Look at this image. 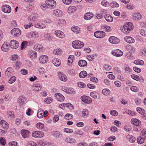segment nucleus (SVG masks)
Returning a JSON list of instances; mask_svg holds the SVG:
<instances>
[{
    "label": "nucleus",
    "mask_w": 146,
    "mask_h": 146,
    "mask_svg": "<svg viewBox=\"0 0 146 146\" xmlns=\"http://www.w3.org/2000/svg\"><path fill=\"white\" fill-rule=\"evenodd\" d=\"M44 135L43 132L40 131H34L32 134V136L35 138H41L43 137Z\"/></svg>",
    "instance_id": "0eeeda50"
},
{
    "label": "nucleus",
    "mask_w": 146,
    "mask_h": 146,
    "mask_svg": "<svg viewBox=\"0 0 146 146\" xmlns=\"http://www.w3.org/2000/svg\"><path fill=\"white\" fill-rule=\"evenodd\" d=\"M52 98L51 97H48L46 98L44 100V102L46 104H50L52 102Z\"/></svg>",
    "instance_id": "de8ad7c7"
},
{
    "label": "nucleus",
    "mask_w": 146,
    "mask_h": 146,
    "mask_svg": "<svg viewBox=\"0 0 146 146\" xmlns=\"http://www.w3.org/2000/svg\"><path fill=\"white\" fill-rule=\"evenodd\" d=\"M74 134L75 135H82L83 134V133L81 130H77L74 132Z\"/></svg>",
    "instance_id": "5fc2aeb1"
},
{
    "label": "nucleus",
    "mask_w": 146,
    "mask_h": 146,
    "mask_svg": "<svg viewBox=\"0 0 146 146\" xmlns=\"http://www.w3.org/2000/svg\"><path fill=\"white\" fill-rule=\"evenodd\" d=\"M78 65L81 67H84L87 65V62L86 61L84 60H80L78 62Z\"/></svg>",
    "instance_id": "7c9ffc66"
},
{
    "label": "nucleus",
    "mask_w": 146,
    "mask_h": 146,
    "mask_svg": "<svg viewBox=\"0 0 146 146\" xmlns=\"http://www.w3.org/2000/svg\"><path fill=\"white\" fill-rule=\"evenodd\" d=\"M55 97L59 101L62 102L65 99L64 96L62 95L59 93L56 94L55 95Z\"/></svg>",
    "instance_id": "a211bd4d"
},
{
    "label": "nucleus",
    "mask_w": 146,
    "mask_h": 146,
    "mask_svg": "<svg viewBox=\"0 0 146 146\" xmlns=\"http://www.w3.org/2000/svg\"><path fill=\"white\" fill-rule=\"evenodd\" d=\"M110 114L113 116H117L118 115V112L116 110H112L110 111Z\"/></svg>",
    "instance_id": "13d9d810"
},
{
    "label": "nucleus",
    "mask_w": 146,
    "mask_h": 146,
    "mask_svg": "<svg viewBox=\"0 0 146 146\" xmlns=\"http://www.w3.org/2000/svg\"><path fill=\"white\" fill-rule=\"evenodd\" d=\"M10 47L12 49H16L18 48L19 45L18 42L15 40H12L10 42Z\"/></svg>",
    "instance_id": "9b49d317"
},
{
    "label": "nucleus",
    "mask_w": 146,
    "mask_h": 146,
    "mask_svg": "<svg viewBox=\"0 0 146 146\" xmlns=\"http://www.w3.org/2000/svg\"><path fill=\"white\" fill-rule=\"evenodd\" d=\"M67 93L68 94L72 93L73 94H74L75 93V91L72 88H68Z\"/></svg>",
    "instance_id": "338daca9"
},
{
    "label": "nucleus",
    "mask_w": 146,
    "mask_h": 146,
    "mask_svg": "<svg viewBox=\"0 0 146 146\" xmlns=\"http://www.w3.org/2000/svg\"><path fill=\"white\" fill-rule=\"evenodd\" d=\"M103 27L104 30L107 32L110 31L111 30V28L109 26L104 25Z\"/></svg>",
    "instance_id": "052dcab7"
},
{
    "label": "nucleus",
    "mask_w": 146,
    "mask_h": 146,
    "mask_svg": "<svg viewBox=\"0 0 146 146\" xmlns=\"http://www.w3.org/2000/svg\"><path fill=\"white\" fill-rule=\"evenodd\" d=\"M105 34L104 31H98L94 33V36L97 38H102L105 36Z\"/></svg>",
    "instance_id": "39448f33"
},
{
    "label": "nucleus",
    "mask_w": 146,
    "mask_h": 146,
    "mask_svg": "<svg viewBox=\"0 0 146 146\" xmlns=\"http://www.w3.org/2000/svg\"><path fill=\"white\" fill-rule=\"evenodd\" d=\"M44 124L41 122H39L36 125L37 128L39 129H42L44 127Z\"/></svg>",
    "instance_id": "3c124183"
},
{
    "label": "nucleus",
    "mask_w": 146,
    "mask_h": 146,
    "mask_svg": "<svg viewBox=\"0 0 146 146\" xmlns=\"http://www.w3.org/2000/svg\"><path fill=\"white\" fill-rule=\"evenodd\" d=\"M73 115L70 113H67L64 116V119L66 120H69L72 119Z\"/></svg>",
    "instance_id": "8fccbe9b"
},
{
    "label": "nucleus",
    "mask_w": 146,
    "mask_h": 146,
    "mask_svg": "<svg viewBox=\"0 0 146 146\" xmlns=\"http://www.w3.org/2000/svg\"><path fill=\"white\" fill-rule=\"evenodd\" d=\"M52 62L54 65L56 66H59L61 63L60 60L58 58H54L52 61Z\"/></svg>",
    "instance_id": "393cba45"
},
{
    "label": "nucleus",
    "mask_w": 146,
    "mask_h": 146,
    "mask_svg": "<svg viewBox=\"0 0 146 146\" xmlns=\"http://www.w3.org/2000/svg\"><path fill=\"white\" fill-rule=\"evenodd\" d=\"M12 68L11 67L8 68L5 71V75L8 77H10L12 76Z\"/></svg>",
    "instance_id": "a878e982"
},
{
    "label": "nucleus",
    "mask_w": 146,
    "mask_h": 146,
    "mask_svg": "<svg viewBox=\"0 0 146 146\" xmlns=\"http://www.w3.org/2000/svg\"><path fill=\"white\" fill-rule=\"evenodd\" d=\"M124 40L125 42L129 43H132L135 42V39L133 37L129 36H125Z\"/></svg>",
    "instance_id": "dca6fc26"
},
{
    "label": "nucleus",
    "mask_w": 146,
    "mask_h": 146,
    "mask_svg": "<svg viewBox=\"0 0 146 146\" xmlns=\"http://www.w3.org/2000/svg\"><path fill=\"white\" fill-rule=\"evenodd\" d=\"M65 141L70 143H73L76 142V140L74 139L69 137H66L65 139Z\"/></svg>",
    "instance_id": "bb28decb"
},
{
    "label": "nucleus",
    "mask_w": 146,
    "mask_h": 146,
    "mask_svg": "<svg viewBox=\"0 0 146 146\" xmlns=\"http://www.w3.org/2000/svg\"><path fill=\"white\" fill-rule=\"evenodd\" d=\"M16 80V78L15 76H12L9 80V83L12 84L15 82Z\"/></svg>",
    "instance_id": "774afa93"
},
{
    "label": "nucleus",
    "mask_w": 146,
    "mask_h": 146,
    "mask_svg": "<svg viewBox=\"0 0 146 146\" xmlns=\"http://www.w3.org/2000/svg\"><path fill=\"white\" fill-rule=\"evenodd\" d=\"M35 27H36L38 28L43 29L46 27V26L44 24L39 23L36 24L35 25Z\"/></svg>",
    "instance_id": "72a5a7b5"
},
{
    "label": "nucleus",
    "mask_w": 146,
    "mask_h": 146,
    "mask_svg": "<svg viewBox=\"0 0 146 146\" xmlns=\"http://www.w3.org/2000/svg\"><path fill=\"white\" fill-rule=\"evenodd\" d=\"M145 139L141 136L138 137L137 139V143L140 144H142L144 141Z\"/></svg>",
    "instance_id": "a19ab883"
},
{
    "label": "nucleus",
    "mask_w": 146,
    "mask_h": 146,
    "mask_svg": "<svg viewBox=\"0 0 146 146\" xmlns=\"http://www.w3.org/2000/svg\"><path fill=\"white\" fill-rule=\"evenodd\" d=\"M111 53L113 56L117 57H120L123 55V52L119 49L113 50Z\"/></svg>",
    "instance_id": "6e6552de"
},
{
    "label": "nucleus",
    "mask_w": 146,
    "mask_h": 146,
    "mask_svg": "<svg viewBox=\"0 0 146 146\" xmlns=\"http://www.w3.org/2000/svg\"><path fill=\"white\" fill-rule=\"evenodd\" d=\"M30 35L32 38H37L38 36V33L36 32H33L31 33Z\"/></svg>",
    "instance_id": "49530a36"
},
{
    "label": "nucleus",
    "mask_w": 146,
    "mask_h": 146,
    "mask_svg": "<svg viewBox=\"0 0 146 146\" xmlns=\"http://www.w3.org/2000/svg\"><path fill=\"white\" fill-rule=\"evenodd\" d=\"M48 7L51 9H53L56 6V3L55 1L53 0H48L46 2Z\"/></svg>",
    "instance_id": "423d86ee"
},
{
    "label": "nucleus",
    "mask_w": 146,
    "mask_h": 146,
    "mask_svg": "<svg viewBox=\"0 0 146 146\" xmlns=\"http://www.w3.org/2000/svg\"><path fill=\"white\" fill-rule=\"evenodd\" d=\"M52 135L56 138H60L62 136V135L61 133L58 131H53L52 133Z\"/></svg>",
    "instance_id": "cd10ccee"
},
{
    "label": "nucleus",
    "mask_w": 146,
    "mask_h": 146,
    "mask_svg": "<svg viewBox=\"0 0 146 146\" xmlns=\"http://www.w3.org/2000/svg\"><path fill=\"white\" fill-rule=\"evenodd\" d=\"M133 29V24L130 22L126 23H124L123 28L122 29V31L125 34H128L130 31Z\"/></svg>",
    "instance_id": "f257e3e1"
},
{
    "label": "nucleus",
    "mask_w": 146,
    "mask_h": 146,
    "mask_svg": "<svg viewBox=\"0 0 146 146\" xmlns=\"http://www.w3.org/2000/svg\"><path fill=\"white\" fill-rule=\"evenodd\" d=\"M28 45V42L27 41H23L22 42L21 45V49L23 50L26 48Z\"/></svg>",
    "instance_id": "79ce46f5"
},
{
    "label": "nucleus",
    "mask_w": 146,
    "mask_h": 146,
    "mask_svg": "<svg viewBox=\"0 0 146 146\" xmlns=\"http://www.w3.org/2000/svg\"><path fill=\"white\" fill-rule=\"evenodd\" d=\"M61 52L62 50L60 49H56L53 51V53L55 55H58L61 54Z\"/></svg>",
    "instance_id": "864d4df0"
},
{
    "label": "nucleus",
    "mask_w": 146,
    "mask_h": 146,
    "mask_svg": "<svg viewBox=\"0 0 146 146\" xmlns=\"http://www.w3.org/2000/svg\"><path fill=\"white\" fill-rule=\"evenodd\" d=\"M40 7L43 11L45 10L47 8H48L46 3V4H41Z\"/></svg>",
    "instance_id": "bf43d9fd"
},
{
    "label": "nucleus",
    "mask_w": 146,
    "mask_h": 146,
    "mask_svg": "<svg viewBox=\"0 0 146 146\" xmlns=\"http://www.w3.org/2000/svg\"><path fill=\"white\" fill-rule=\"evenodd\" d=\"M71 30L72 31L76 33H79L80 31V28L76 26H74L72 27Z\"/></svg>",
    "instance_id": "f704fd0d"
},
{
    "label": "nucleus",
    "mask_w": 146,
    "mask_h": 146,
    "mask_svg": "<svg viewBox=\"0 0 146 146\" xmlns=\"http://www.w3.org/2000/svg\"><path fill=\"white\" fill-rule=\"evenodd\" d=\"M53 14L57 17H61L63 15V12L60 9H55L53 11Z\"/></svg>",
    "instance_id": "2eb2a0df"
},
{
    "label": "nucleus",
    "mask_w": 146,
    "mask_h": 146,
    "mask_svg": "<svg viewBox=\"0 0 146 146\" xmlns=\"http://www.w3.org/2000/svg\"><path fill=\"white\" fill-rule=\"evenodd\" d=\"M96 56V54H95L93 55H90L87 56V58L89 61H92L94 59V56Z\"/></svg>",
    "instance_id": "4d7b16f0"
},
{
    "label": "nucleus",
    "mask_w": 146,
    "mask_h": 146,
    "mask_svg": "<svg viewBox=\"0 0 146 146\" xmlns=\"http://www.w3.org/2000/svg\"><path fill=\"white\" fill-rule=\"evenodd\" d=\"M75 8L72 7H68V12L70 14H71L74 13L75 11Z\"/></svg>",
    "instance_id": "c03bdc74"
},
{
    "label": "nucleus",
    "mask_w": 146,
    "mask_h": 146,
    "mask_svg": "<svg viewBox=\"0 0 146 146\" xmlns=\"http://www.w3.org/2000/svg\"><path fill=\"white\" fill-rule=\"evenodd\" d=\"M133 19L136 20H139L141 18V15L139 13H134L132 14Z\"/></svg>",
    "instance_id": "b1692460"
},
{
    "label": "nucleus",
    "mask_w": 146,
    "mask_h": 146,
    "mask_svg": "<svg viewBox=\"0 0 146 146\" xmlns=\"http://www.w3.org/2000/svg\"><path fill=\"white\" fill-rule=\"evenodd\" d=\"M102 93L104 95H108L110 94V91L107 88L103 89L102 90Z\"/></svg>",
    "instance_id": "58836bf2"
},
{
    "label": "nucleus",
    "mask_w": 146,
    "mask_h": 146,
    "mask_svg": "<svg viewBox=\"0 0 146 146\" xmlns=\"http://www.w3.org/2000/svg\"><path fill=\"white\" fill-rule=\"evenodd\" d=\"M44 38L48 40H51L52 38V36L48 33L45 34L44 35Z\"/></svg>",
    "instance_id": "6e6d98bb"
},
{
    "label": "nucleus",
    "mask_w": 146,
    "mask_h": 146,
    "mask_svg": "<svg viewBox=\"0 0 146 146\" xmlns=\"http://www.w3.org/2000/svg\"><path fill=\"white\" fill-rule=\"evenodd\" d=\"M58 76L60 80L64 82L67 81V78L66 76L62 73L61 72L59 73Z\"/></svg>",
    "instance_id": "412c9836"
},
{
    "label": "nucleus",
    "mask_w": 146,
    "mask_h": 146,
    "mask_svg": "<svg viewBox=\"0 0 146 146\" xmlns=\"http://www.w3.org/2000/svg\"><path fill=\"white\" fill-rule=\"evenodd\" d=\"M137 111L142 115V117L146 119V114L144 110L140 108L137 107L136 108Z\"/></svg>",
    "instance_id": "6ab92c4d"
},
{
    "label": "nucleus",
    "mask_w": 146,
    "mask_h": 146,
    "mask_svg": "<svg viewBox=\"0 0 146 146\" xmlns=\"http://www.w3.org/2000/svg\"><path fill=\"white\" fill-rule=\"evenodd\" d=\"M26 100V98L25 96H22L19 97L18 101L20 105L23 106L25 104Z\"/></svg>",
    "instance_id": "f8f14e48"
},
{
    "label": "nucleus",
    "mask_w": 146,
    "mask_h": 146,
    "mask_svg": "<svg viewBox=\"0 0 146 146\" xmlns=\"http://www.w3.org/2000/svg\"><path fill=\"white\" fill-rule=\"evenodd\" d=\"M1 10L3 12L7 13H11V7L7 5H3Z\"/></svg>",
    "instance_id": "20e7f679"
},
{
    "label": "nucleus",
    "mask_w": 146,
    "mask_h": 146,
    "mask_svg": "<svg viewBox=\"0 0 146 146\" xmlns=\"http://www.w3.org/2000/svg\"><path fill=\"white\" fill-rule=\"evenodd\" d=\"M93 16V14L92 13L88 12L86 13L84 16V18L88 20L92 19Z\"/></svg>",
    "instance_id": "5701e85b"
},
{
    "label": "nucleus",
    "mask_w": 146,
    "mask_h": 146,
    "mask_svg": "<svg viewBox=\"0 0 146 146\" xmlns=\"http://www.w3.org/2000/svg\"><path fill=\"white\" fill-rule=\"evenodd\" d=\"M82 113L84 117L86 116L88 114V110L86 109H84L83 110Z\"/></svg>",
    "instance_id": "69168bd1"
},
{
    "label": "nucleus",
    "mask_w": 146,
    "mask_h": 146,
    "mask_svg": "<svg viewBox=\"0 0 146 146\" xmlns=\"http://www.w3.org/2000/svg\"><path fill=\"white\" fill-rule=\"evenodd\" d=\"M104 18L108 22L112 21L113 18L112 16L109 15L107 14L104 16Z\"/></svg>",
    "instance_id": "c756f323"
},
{
    "label": "nucleus",
    "mask_w": 146,
    "mask_h": 146,
    "mask_svg": "<svg viewBox=\"0 0 146 146\" xmlns=\"http://www.w3.org/2000/svg\"><path fill=\"white\" fill-rule=\"evenodd\" d=\"M29 55L32 57V58H36L37 57V53L36 52L31 50L29 51Z\"/></svg>",
    "instance_id": "4c0bfd02"
},
{
    "label": "nucleus",
    "mask_w": 146,
    "mask_h": 146,
    "mask_svg": "<svg viewBox=\"0 0 146 146\" xmlns=\"http://www.w3.org/2000/svg\"><path fill=\"white\" fill-rule=\"evenodd\" d=\"M44 115V114H43V111L41 110V109H39L37 113V117L38 118H42Z\"/></svg>",
    "instance_id": "e433bc0d"
},
{
    "label": "nucleus",
    "mask_w": 146,
    "mask_h": 146,
    "mask_svg": "<svg viewBox=\"0 0 146 146\" xmlns=\"http://www.w3.org/2000/svg\"><path fill=\"white\" fill-rule=\"evenodd\" d=\"M134 63L137 65H141L144 64V62L141 60H137L134 61Z\"/></svg>",
    "instance_id": "ea45409f"
},
{
    "label": "nucleus",
    "mask_w": 146,
    "mask_h": 146,
    "mask_svg": "<svg viewBox=\"0 0 146 146\" xmlns=\"http://www.w3.org/2000/svg\"><path fill=\"white\" fill-rule=\"evenodd\" d=\"M130 89L132 91L135 92H137L139 91V89L138 88L135 86L131 87Z\"/></svg>",
    "instance_id": "0e129e2a"
},
{
    "label": "nucleus",
    "mask_w": 146,
    "mask_h": 146,
    "mask_svg": "<svg viewBox=\"0 0 146 146\" xmlns=\"http://www.w3.org/2000/svg\"><path fill=\"white\" fill-rule=\"evenodd\" d=\"M9 46L8 45V44L6 42H4L1 46V49L4 52H7L9 48Z\"/></svg>",
    "instance_id": "4be33fe9"
},
{
    "label": "nucleus",
    "mask_w": 146,
    "mask_h": 146,
    "mask_svg": "<svg viewBox=\"0 0 146 146\" xmlns=\"http://www.w3.org/2000/svg\"><path fill=\"white\" fill-rule=\"evenodd\" d=\"M42 86L40 84H38L33 87V89L35 91H38L41 89Z\"/></svg>",
    "instance_id": "37998d69"
},
{
    "label": "nucleus",
    "mask_w": 146,
    "mask_h": 146,
    "mask_svg": "<svg viewBox=\"0 0 146 146\" xmlns=\"http://www.w3.org/2000/svg\"><path fill=\"white\" fill-rule=\"evenodd\" d=\"M90 96L95 99H98V94L96 92H92L90 94Z\"/></svg>",
    "instance_id": "09e8293b"
},
{
    "label": "nucleus",
    "mask_w": 146,
    "mask_h": 146,
    "mask_svg": "<svg viewBox=\"0 0 146 146\" xmlns=\"http://www.w3.org/2000/svg\"><path fill=\"white\" fill-rule=\"evenodd\" d=\"M125 112L128 115L131 116H134L135 115V113L133 111H132L129 110H126Z\"/></svg>",
    "instance_id": "603ef678"
},
{
    "label": "nucleus",
    "mask_w": 146,
    "mask_h": 146,
    "mask_svg": "<svg viewBox=\"0 0 146 146\" xmlns=\"http://www.w3.org/2000/svg\"><path fill=\"white\" fill-rule=\"evenodd\" d=\"M87 75V72L85 71H83L81 72L79 74L80 78H83L85 77Z\"/></svg>",
    "instance_id": "c9c22d12"
},
{
    "label": "nucleus",
    "mask_w": 146,
    "mask_h": 146,
    "mask_svg": "<svg viewBox=\"0 0 146 146\" xmlns=\"http://www.w3.org/2000/svg\"><path fill=\"white\" fill-rule=\"evenodd\" d=\"M43 48V46L40 44H36L34 46V49L36 51H41Z\"/></svg>",
    "instance_id": "c85d7f7f"
},
{
    "label": "nucleus",
    "mask_w": 146,
    "mask_h": 146,
    "mask_svg": "<svg viewBox=\"0 0 146 146\" xmlns=\"http://www.w3.org/2000/svg\"><path fill=\"white\" fill-rule=\"evenodd\" d=\"M48 60V57L46 55L41 56L39 59L40 62L41 63H45Z\"/></svg>",
    "instance_id": "aec40b11"
},
{
    "label": "nucleus",
    "mask_w": 146,
    "mask_h": 146,
    "mask_svg": "<svg viewBox=\"0 0 146 146\" xmlns=\"http://www.w3.org/2000/svg\"><path fill=\"white\" fill-rule=\"evenodd\" d=\"M72 45L73 47L76 49L81 48L84 46V43L79 40H76L72 42Z\"/></svg>",
    "instance_id": "f03ea898"
},
{
    "label": "nucleus",
    "mask_w": 146,
    "mask_h": 146,
    "mask_svg": "<svg viewBox=\"0 0 146 146\" xmlns=\"http://www.w3.org/2000/svg\"><path fill=\"white\" fill-rule=\"evenodd\" d=\"M38 18V15L36 14H32L29 17V19L33 21H35L37 20Z\"/></svg>",
    "instance_id": "2f4dec72"
},
{
    "label": "nucleus",
    "mask_w": 146,
    "mask_h": 146,
    "mask_svg": "<svg viewBox=\"0 0 146 146\" xmlns=\"http://www.w3.org/2000/svg\"><path fill=\"white\" fill-rule=\"evenodd\" d=\"M11 33L15 37H17L21 34V31L18 28H14L11 31Z\"/></svg>",
    "instance_id": "7ed1b4c3"
},
{
    "label": "nucleus",
    "mask_w": 146,
    "mask_h": 146,
    "mask_svg": "<svg viewBox=\"0 0 146 146\" xmlns=\"http://www.w3.org/2000/svg\"><path fill=\"white\" fill-rule=\"evenodd\" d=\"M77 85L78 87L81 88H84L86 86V85L84 83L80 82H78Z\"/></svg>",
    "instance_id": "680f3d73"
},
{
    "label": "nucleus",
    "mask_w": 146,
    "mask_h": 146,
    "mask_svg": "<svg viewBox=\"0 0 146 146\" xmlns=\"http://www.w3.org/2000/svg\"><path fill=\"white\" fill-rule=\"evenodd\" d=\"M124 68L125 72L127 73H129L132 70L131 69L129 68L128 66L127 65Z\"/></svg>",
    "instance_id": "e2e57ef3"
},
{
    "label": "nucleus",
    "mask_w": 146,
    "mask_h": 146,
    "mask_svg": "<svg viewBox=\"0 0 146 146\" xmlns=\"http://www.w3.org/2000/svg\"><path fill=\"white\" fill-rule=\"evenodd\" d=\"M129 141L131 143H133L136 140V138L131 135H129L128 136Z\"/></svg>",
    "instance_id": "a18cd8bd"
},
{
    "label": "nucleus",
    "mask_w": 146,
    "mask_h": 146,
    "mask_svg": "<svg viewBox=\"0 0 146 146\" xmlns=\"http://www.w3.org/2000/svg\"><path fill=\"white\" fill-rule=\"evenodd\" d=\"M55 35L57 37L61 38H63L65 35L63 32L60 30L56 31L54 33Z\"/></svg>",
    "instance_id": "ddd939ff"
},
{
    "label": "nucleus",
    "mask_w": 146,
    "mask_h": 146,
    "mask_svg": "<svg viewBox=\"0 0 146 146\" xmlns=\"http://www.w3.org/2000/svg\"><path fill=\"white\" fill-rule=\"evenodd\" d=\"M131 123L137 126H139L141 124V122L138 119L136 118H132L131 119Z\"/></svg>",
    "instance_id": "4468645a"
},
{
    "label": "nucleus",
    "mask_w": 146,
    "mask_h": 146,
    "mask_svg": "<svg viewBox=\"0 0 146 146\" xmlns=\"http://www.w3.org/2000/svg\"><path fill=\"white\" fill-rule=\"evenodd\" d=\"M109 41L111 43L113 44H116L119 43V40L117 37L115 36H110L109 39Z\"/></svg>",
    "instance_id": "9d476101"
},
{
    "label": "nucleus",
    "mask_w": 146,
    "mask_h": 146,
    "mask_svg": "<svg viewBox=\"0 0 146 146\" xmlns=\"http://www.w3.org/2000/svg\"><path fill=\"white\" fill-rule=\"evenodd\" d=\"M81 99L83 102L87 104H90L92 102V99L91 98L85 96H81Z\"/></svg>",
    "instance_id": "1a4fd4ad"
},
{
    "label": "nucleus",
    "mask_w": 146,
    "mask_h": 146,
    "mask_svg": "<svg viewBox=\"0 0 146 146\" xmlns=\"http://www.w3.org/2000/svg\"><path fill=\"white\" fill-rule=\"evenodd\" d=\"M2 124L1 125L4 129H7L9 127V125L4 120L2 121L1 122Z\"/></svg>",
    "instance_id": "473e14b6"
},
{
    "label": "nucleus",
    "mask_w": 146,
    "mask_h": 146,
    "mask_svg": "<svg viewBox=\"0 0 146 146\" xmlns=\"http://www.w3.org/2000/svg\"><path fill=\"white\" fill-rule=\"evenodd\" d=\"M21 133L23 137L24 138H28L29 137V132L27 130H22Z\"/></svg>",
    "instance_id": "f3484780"
}]
</instances>
